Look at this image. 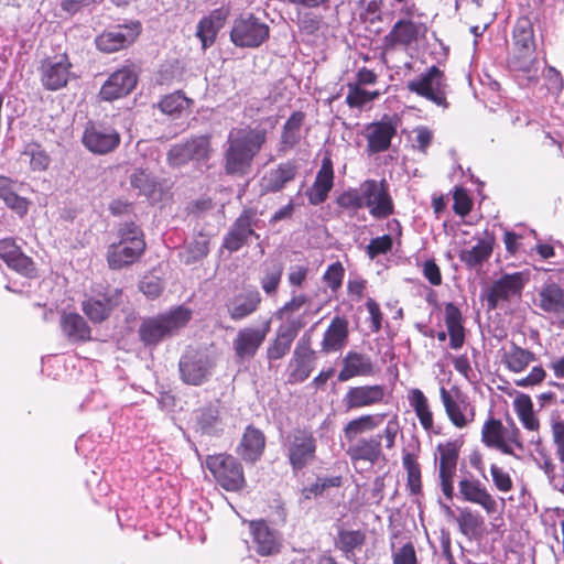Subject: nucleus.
<instances>
[{
    "instance_id": "obj_40",
    "label": "nucleus",
    "mask_w": 564,
    "mask_h": 564,
    "mask_svg": "<svg viewBox=\"0 0 564 564\" xmlns=\"http://www.w3.org/2000/svg\"><path fill=\"white\" fill-rule=\"evenodd\" d=\"M261 302V295L257 290L238 294L228 305V312L232 319H242L254 313Z\"/></svg>"
},
{
    "instance_id": "obj_6",
    "label": "nucleus",
    "mask_w": 564,
    "mask_h": 564,
    "mask_svg": "<svg viewBox=\"0 0 564 564\" xmlns=\"http://www.w3.org/2000/svg\"><path fill=\"white\" fill-rule=\"evenodd\" d=\"M72 69L73 64L66 53L48 56L39 67L41 85L50 91L59 90L76 77Z\"/></svg>"
},
{
    "instance_id": "obj_5",
    "label": "nucleus",
    "mask_w": 564,
    "mask_h": 564,
    "mask_svg": "<svg viewBox=\"0 0 564 564\" xmlns=\"http://www.w3.org/2000/svg\"><path fill=\"white\" fill-rule=\"evenodd\" d=\"M206 467L216 481L228 491H237L245 485L242 466L231 455L219 454L208 456Z\"/></svg>"
},
{
    "instance_id": "obj_59",
    "label": "nucleus",
    "mask_w": 564,
    "mask_h": 564,
    "mask_svg": "<svg viewBox=\"0 0 564 564\" xmlns=\"http://www.w3.org/2000/svg\"><path fill=\"white\" fill-rule=\"evenodd\" d=\"M308 301L310 299L307 295L293 292L290 301L284 303V305L278 310L276 316L281 319H289L290 315L299 312Z\"/></svg>"
},
{
    "instance_id": "obj_51",
    "label": "nucleus",
    "mask_w": 564,
    "mask_h": 564,
    "mask_svg": "<svg viewBox=\"0 0 564 564\" xmlns=\"http://www.w3.org/2000/svg\"><path fill=\"white\" fill-rule=\"evenodd\" d=\"M130 184L139 191L140 195L148 198H154L158 191L155 178L145 170L138 169L130 175Z\"/></svg>"
},
{
    "instance_id": "obj_38",
    "label": "nucleus",
    "mask_w": 564,
    "mask_h": 564,
    "mask_svg": "<svg viewBox=\"0 0 564 564\" xmlns=\"http://www.w3.org/2000/svg\"><path fill=\"white\" fill-rule=\"evenodd\" d=\"M226 19V12L223 9H216L209 15L203 18L197 26L196 35L202 42L203 48L210 46L221 29Z\"/></svg>"
},
{
    "instance_id": "obj_63",
    "label": "nucleus",
    "mask_w": 564,
    "mask_h": 564,
    "mask_svg": "<svg viewBox=\"0 0 564 564\" xmlns=\"http://www.w3.org/2000/svg\"><path fill=\"white\" fill-rule=\"evenodd\" d=\"M400 433V424L397 417H391L383 430L381 435V441L384 442V447L387 449H392L395 445L397 436Z\"/></svg>"
},
{
    "instance_id": "obj_20",
    "label": "nucleus",
    "mask_w": 564,
    "mask_h": 564,
    "mask_svg": "<svg viewBox=\"0 0 564 564\" xmlns=\"http://www.w3.org/2000/svg\"><path fill=\"white\" fill-rule=\"evenodd\" d=\"M386 388L381 384L350 387L343 397L346 411L370 408L383 402Z\"/></svg>"
},
{
    "instance_id": "obj_47",
    "label": "nucleus",
    "mask_w": 564,
    "mask_h": 564,
    "mask_svg": "<svg viewBox=\"0 0 564 564\" xmlns=\"http://www.w3.org/2000/svg\"><path fill=\"white\" fill-rule=\"evenodd\" d=\"M303 121L304 113L301 111L293 112L286 120L281 134L282 150H290L300 142L302 138Z\"/></svg>"
},
{
    "instance_id": "obj_36",
    "label": "nucleus",
    "mask_w": 564,
    "mask_h": 564,
    "mask_svg": "<svg viewBox=\"0 0 564 564\" xmlns=\"http://www.w3.org/2000/svg\"><path fill=\"white\" fill-rule=\"evenodd\" d=\"M61 328L72 343L87 341L91 338L90 327L84 317L77 313L63 314Z\"/></svg>"
},
{
    "instance_id": "obj_8",
    "label": "nucleus",
    "mask_w": 564,
    "mask_h": 564,
    "mask_svg": "<svg viewBox=\"0 0 564 564\" xmlns=\"http://www.w3.org/2000/svg\"><path fill=\"white\" fill-rule=\"evenodd\" d=\"M285 447L294 470H301L315 458L316 438L306 429H295L286 437Z\"/></svg>"
},
{
    "instance_id": "obj_52",
    "label": "nucleus",
    "mask_w": 564,
    "mask_h": 564,
    "mask_svg": "<svg viewBox=\"0 0 564 564\" xmlns=\"http://www.w3.org/2000/svg\"><path fill=\"white\" fill-rule=\"evenodd\" d=\"M191 100L185 97L181 91H175L164 96L159 102L161 111L169 116H178L185 109L189 108Z\"/></svg>"
},
{
    "instance_id": "obj_7",
    "label": "nucleus",
    "mask_w": 564,
    "mask_h": 564,
    "mask_svg": "<svg viewBox=\"0 0 564 564\" xmlns=\"http://www.w3.org/2000/svg\"><path fill=\"white\" fill-rule=\"evenodd\" d=\"M141 33V24L138 21H129L106 29L96 36V47L102 53H115L124 50L134 43Z\"/></svg>"
},
{
    "instance_id": "obj_9",
    "label": "nucleus",
    "mask_w": 564,
    "mask_h": 564,
    "mask_svg": "<svg viewBox=\"0 0 564 564\" xmlns=\"http://www.w3.org/2000/svg\"><path fill=\"white\" fill-rule=\"evenodd\" d=\"M210 152L209 138L206 135H197L171 147L167 152V162L171 166L180 167L191 161H207L210 156Z\"/></svg>"
},
{
    "instance_id": "obj_25",
    "label": "nucleus",
    "mask_w": 564,
    "mask_h": 564,
    "mask_svg": "<svg viewBox=\"0 0 564 564\" xmlns=\"http://www.w3.org/2000/svg\"><path fill=\"white\" fill-rule=\"evenodd\" d=\"M459 496L468 502L479 505L487 513H494L497 502L487 488L471 475L462 477L458 481Z\"/></svg>"
},
{
    "instance_id": "obj_50",
    "label": "nucleus",
    "mask_w": 564,
    "mask_h": 564,
    "mask_svg": "<svg viewBox=\"0 0 564 564\" xmlns=\"http://www.w3.org/2000/svg\"><path fill=\"white\" fill-rule=\"evenodd\" d=\"M22 156L29 159L30 167L32 171L42 172L48 169L51 158L43 147L39 143H28L24 147Z\"/></svg>"
},
{
    "instance_id": "obj_32",
    "label": "nucleus",
    "mask_w": 564,
    "mask_h": 564,
    "mask_svg": "<svg viewBox=\"0 0 564 564\" xmlns=\"http://www.w3.org/2000/svg\"><path fill=\"white\" fill-rule=\"evenodd\" d=\"M448 85L442 70L435 65L425 74V99L431 100L443 109L448 108L446 99Z\"/></svg>"
},
{
    "instance_id": "obj_4",
    "label": "nucleus",
    "mask_w": 564,
    "mask_h": 564,
    "mask_svg": "<svg viewBox=\"0 0 564 564\" xmlns=\"http://www.w3.org/2000/svg\"><path fill=\"white\" fill-rule=\"evenodd\" d=\"M513 55L511 63L514 68L531 73L536 63L535 41L532 22L528 18H520L513 28Z\"/></svg>"
},
{
    "instance_id": "obj_31",
    "label": "nucleus",
    "mask_w": 564,
    "mask_h": 564,
    "mask_svg": "<svg viewBox=\"0 0 564 564\" xmlns=\"http://www.w3.org/2000/svg\"><path fill=\"white\" fill-rule=\"evenodd\" d=\"M265 446V437L263 433L253 427L248 426L237 447V454L247 463H256L262 455Z\"/></svg>"
},
{
    "instance_id": "obj_60",
    "label": "nucleus",
    "mask_w": 564,
    "mask_h": 564,
    "mask_svg": "<svg viewBox=\"0 0 564 564\" xmlns=\"http://www.w3.org/2000/svg\"><path fill=\"white\" fill-rule=\"evenodd\" d=\"M552 440L556 448V456L564 464V422L555 420L551 425Z\"/></svg>"
},
{
    "instance_id": "obj_33",
    "label": "nucleus",
    "mask_w": 564,
    "mask_h": 564,
    "mask_svg": "<svg viewBox=\"0 0 564 564\" xmlns=\"http://www.w3.org/2000/svg\"><path fill=\"white\" fill-rule=\"evenodd\" d=\"M440 392L446 413L455 426L464 427L473 421L474 409L467 402L453 399L445 388H441Z\"/></svg>"
},
{
    "instance_id": "obj_43",
    "label": "nucleus",
    "mask_w": 564,
    "mask_h": 564,
    "mask_svg": "<svg viewBox=\"0 0 564 564\" xmlns=\"http://www.w3.org/2000/svg\"><path fill=\"white\" fill-rule=\"evenodd\" d=\"M445 324L449 336V344L453 349H459L465 340L462 313L453 303L445 306Z\"/></svg>"
},
{
    "instance_id": "obj_49",
    "label": "nucleus",
    "mask_w": 564,
    "mask_h": 564,
    "mask_svg": "<svg viewBox=\"0 0 564 564\" xmlns=\"http://www.w3.org/2000/svg\"><path fill=\"white\" fill-rule=\"evenodd\" d=\"M420 446H416V452H411L408 448L403 449V466L408 473V486L412 494L421 491V467L419 464Z\"/></svg>"
},
{
    "instance_id": "obj_19",
    "label": "nucleus",
    "mask_w": 564,
    "mask_h": 564,
    "mask_svg": "<svg viewBox=\"0 0 564 564\" xmlns=\"http://www.w3.org/2000/svg\"><path fill=\"white\" fill-rule=\"evenodd\" d=\"M138 83L137 73L128 66L113 72L100 88L99 97L112 101L130 94Z\"/></svg>"
},
{
    "instance_id": "obj_42",
    "label": "nucleus",
    "mask_w": 564,
    "mask_h": 564,
    "mask_svg": "<svg viewBox=\"0 0 564 564\" xmlns=\"http://www.w3.org/2000/svg\"><path fill=\"white\" fill-rule=\"evenodd\" d=\"M366 542V534L360 530L340 529L334 540L335 547L338 549L346 560H355V551L360 550Z\"/></svg>"
},
{
    "instance_id": "obj_26",
    "label": "nucleus",
    "mask_w": 564,
    "mask_h": 564,
    "mask_svg": "<svg viewBox=\"0 0 564 564\" xmlns=\"http://www.w3.org/2000/svg\"><path fill=\"white\" fill-rule=\"evenodd\" d=\"M376 372L377 369L370 356L350 350L343 358L338 381L345 382L355 377H372Z\"/></svg>"
},
{
    "instance_id": "obj_54",
    "label": "nucleus",
    "mask_w": 564,
    "mask_h": 564,
    "mask_svg": "<svg viewBox=\"0 0 564 564\" xmlns=\"http://www.w3.org/2000/svg\"><path fill=\"white\" fill-rule=\"evenodd\" d=\"M209 252V237L205 234L199 232L188 243L186 250L185 263L191 264L203 258Z\"/></svg>"
},
{
    "instance_id": "obj_55",
    "label": "nucleus",
    "mask_w": 564,
    "mask_h": 564,
    "mask_svg": "<svg viewBox=\"0 0 564 564\" xmlns=\"http://www.w3.org/2000/svg\"><path fill=\"white\" fill-rule=\"evenodd\" d=\"M518 416L523 426L530 431H538L540 423L533 413L532 402L529 397H522L516 401Z\"/></svg>"
},
{
    "instance_id": "obj_12",
    "label": "nucleus",
    "mask_w": 564,
    "mask_h": 564,
    "mask_svg": "<svg viewBox=\"0 0 564 564\" xmlns=\"http://www.w3.org/2000/svg\"><path fill=\"white\" fill-rule=\"evenodd\" d=\"M178 368L181 378L185 383L200 386L212 375L214 361L205 352L189 350L181 357Z\"/></svg>"
},
{
    "instance_id": "obj_22",
    "label": "nucleus",
    "mask_w": 564,
    "mask_h": 564,
    "mask_svg": "<svg viewBox=\"0 0 564 564\" xmlns=\"http://www.w3.org/2000/svg\"><path fill=\"white\" fill-rule=\"evenodd\" d=\"M527 276L522 272L503 274L494 282L489 289L486 300L490 310H495L500 301H508L513 296H519L527 282Z\"/></svg>"
},
{
    "instance_id": "obj_23",
    "label": "nucleus",
    "mask_w": 564,
    "mask_h": 564,
    "mask_svg": "<svg viewBox=\"0 0 564 564\" xmlns=\"http://www.w3.org/2000/svg\"><path fill=\"white\" fill-rule=\"evenodd\" d=\"M435 463H438L441 486L444 495L451 499L453 497L452 477L455 473L458 447L454 442L438 443L436 446Z\"/></svg>"
},
{
    "instance_id": "obj_53",
    "label": "nucleus",
    "mask_w": 564,
    "mask_h": 564,
    "mask_svg": "<svg viewBox=\"0 0 564 564\" xmlns=\"http://www.w3.org/2000/svg\"><path fill=\"white\" fill-rule=\"evenodd\" d=\"M283 268L279 262H265L260 284L262 290L271 295L276 292L281 281Z\"/></svg>"
},
{
    "instance_id": "obj_62",
    "label": "nucleus",
    "mask_w": 564,
    "mask_h": 564,
    "mask_svg": "<svg viewBox=\"0 0 564 564\" xmlns=\"http://www.w3.org/2000/svg\"><path fill=\"white\" fill-rule=\"evenodd\" d=\"M490 473L492 476V481L498 490L508 492L512 489L511 477L502 468L494 464L490 467Z\"/></svg>"
},
{
    "instance_id": "obj_21",
    "label": "nucleus",
    "mask_w": 564,
    "mask_h": 564,
    "mask_svg": "<svg viewBox=\"0 0 564 564\" xmlns=\"http://www.w3.org/2000/svg\"><path fill=\"white\" fill-rule=\"evenodd\" d=\"M249 531L256 552L261 556H270L280 552L282 538L278 530L264 520L249 522Z\"/></svg>"
},
{
    "instance_id": "obj_45",
    "label": "nucleus",
    "mask_w": 564,
    "mask_h": 564,
    "mask_svg": "<svg viewBox=\"0 0 564 564\" xmlns=\"http://www.w3.org/2000/svg\"><path fill=\"white\" fill-rule=\"evenodd\" d=\"M383 419V415L365 414L349 421L344 426V436L348 442L358 440V436L368 433L378 427Z\"/></svg>"
},
{
    "instance_id": "obj_14",
    "label": "nucleus",
    "mask_w": 564,
    "mask_h": 564,
    "mask_svg": "<svg viewBox=\"0 0 564 564\" xmlns=\"http://www.w3.org/2000/svg\"><path fill=\"white\" fill-rule=\"evenodd\" d=\"M397 130L398 119L390 116H383L380 121L367 124L364 130V137L367 140L368 153L375 154L387 151Z\"/></svg>"
},
{
    "instance_id": "obj_57",
    "label": "nucleus",
    "mask_w": 564,
    "mask_h": 564,
    "mask_svg": "<svg viewBox=\"0 0 564 564\" xmlns=\"http://www.w3.org/2000/svg\"><path fill=\"white\" fill-rule=\"evenodd\" d=\"M345 275V269L343 264L337 261L328 265L323 274V282L330 289L333 293H336L343 284Z\"/></svg>"
},
{
    "instance_id": "obj_17",
    "label": "nucleus",
    "mask_w": 564,
    "mask_h": 564,
    "mask_svg": "<svg viewBox=\"0 0 564 564\" xmlns=\"http://www.w3.org/2000/svg\"><path fill=\"white\" fill-rule=\"evenodd\" d=\"M319 308L314 312L306 310L301 316L288 321L282 325L276 334L274 341L268 347L267 356L270 360H278L285 356L299 332L306 325L305 317L310 314H317Z\"/></svg>"
},
{
    "instance_id": "obj_1",
    "label": "nucleus",
    "mask_w": 564,
    "mask_h": 564,
    "mask_svg": "<svg viewBox=\"0 0 564 564\" xmlns=\"http://www.w3.org/2000/svg\"><path fill=\"white\" fill-rule=\"evenodd\" d=\"M267 129L261 127L232 129L225 152L226 173L239 176L248 174L254 156L267 141Z\"/></svg>"
},
{
    "instance_id": "obj_58",
    "label": "nucleus",
    "mask_w": 564,
    "mask_h": 564,
    "mask_svg": "<svg viewBox=\"0 0 564 564\" xmlns=\"http://www.w3.org/2000/svg\"><path fill=\"white\" fill-rule=\"evenodd\" d=\"M393 246V239L390 235L372 238L366 248L368 257L373 260L380 254L388 253Z\"/></svg>"
},
{
    "instance_id": "obj_11",
    "label": "nucleus",
    "mask_w": 564,
    "mask_h": 564,
    "mask_svg": "<svg viewBox=\"0 0 564 564\" xmlns=\"http://www.w3.org/2000/svg\"><path fill=\"white\" fill-rule=\"evenodd\" d=\"M269 36V26L253 15L240 17L234 23L230 39L240 47H258Z\"/></svg>"
},
{
    "instance_id": "obj_2",
    "label": "nucleus",
    "mask_w": 564,
    "mask_h": 564,
    "mask_svg": "<svg viewBox=\"0 0 564 564\" xmlns=\"http://www.w3.org/2000/svg\"><path fill=\"white\" fill-rule=\"evenodd\" d=\"M191 310L177 306L167 313L142 321L139 336L145 346H155L167 337L175 335L191 319Z\"/></svg>"
},
{
    "instance_id": "obj_24",
    "label": "nucleus",
    "mask_w": 564,
    "mask_h": 564,
    "mask_svg": "<svg viewBox=\"0 0 564 564\" xmlns=\"http://www.w3.org/2000/svg\"><path fill=\"white\" fill-rule=\"evenodd\" d=\"M121 302L119 289L107 290L104 294L91 296L82 304L83 312L93 323H101L107 319L115 307Z\"/></svg>"
},
{
    "instance_id": "obj_35",
    "label": "nucleus",
    "mask_w": 564,
    "mask_h": 564,
    "mask_svg": "<svg viewBox=\"0 0 564 564\" xmlns=\"http://www.w3.org/2000/svg\"><path fill=\"white\" fill-rule=\"evenodd\" d=\"M494 237L486 236L478 239L476 246L470 249H463L458 253L459 260L469 269H480L491 257L494 250Z\"/></svg>"
},
{
    "instance_id": "obj_46",
    "label": "nucleus",
    "mask_w": 564,
    "mask_h": 564,
    "mask_svg": "<svg viewBox=\"0 0 564 564\" xmlns=\"http://www.w3.org/2000/svg\"><path fill=\"white\" fill-rule=\"evenodd\" d=\"M419 35V28L408 20L398 21L389 34L386 35L384 42L387 45H410L416 41Z\"/></svg>"
},
{
    "instance_id": "obj_13",
    "label": "nucleus",
    "mask_w": 564,
    "mask_h": 564,
    "mask_svg": "<svg viewBox=\"0 0 564 564\" xmlns=\"http://www.w3.org/2000/svg\"><path fill=\"white\" fill-rule=\"evenodd\" d=\"M119 132L100 123H91L86 127L82 141L83 144L95 154H107L116 150L120 144Z\"/></svg>"
},
{
    "instance_id": "obj_18",
    "label": "nucleus",
    "mask_w": 564,
    "mask_h": 564,
    "mask_svg": "<svg viewBox=\"0 0 564 564\" xmlns=\"http://www.w3.org/2000/svg\"><path fill=\"white\" fill-rule=\"evenodd\" d=\"M347 455L356 469L364 466L372 467L381 457V435L359 437L349 442Z\"/></svg>"
},
{
    "instance_id": "obj_41",
    "label": "nucleus",
    "mask_w": 564,
    "mask_h": 564,
    "mask_svg": "<svg viewBox=\"0 0 564 564\" xmlns=\"http://www.w3.org/2000/svg\"><path fill=\"white\" fill-rule=\"evenodd\" d=\"M18 183L6 176H0V198L20 217L29 210V200L18 194Z\"/></svg>"
},
{
    "instance_id": "obj_61",
    "label": "nucleus",
    "mask_w": 564,
    "mask_h": 564,
    "mask_svg": "<svg viewBox=\"0 0 564 564\" xmlns=\"http://www.w3.org/2000/svg\"><path fill=\"white\" fill-rule=\"evenodd\" d=\"M338 204L345 208H361L366 207L365 197L361 187L358 191H348L343 193L338 198Z\"/></svg>"
},
{
    "instance_id": "obj_44",
    "label": "nucleus",
    "mask_w": 564,
    "mask_h": 564,
    "mask_svg": "<svg viewBox=\"0 0 564 564\" xmlns=\"http://www.w3.org/2000/svg\"><path fill=\"white\" fill-rule=\"evenodd\" d=\"M534 360L535 355L532 351L521 348L516 344H511L510 348L503 350L501 356V361L507 369L517 373L523 371Z\"/></svg>"
},
{
    "instance_id": "obj_64",
    "label": "nucleus",
    "mask_w": 564,
    "mask_h": 564,
    "mask_svg": "<svg viewBox=\"0 0 564 564\" xmlns=\"http://www.w3.org/2000/svg\"><path fill=\"white\" fill-rule=\"evenodd\" d=\"M9 268L15 270L23 275H31L34 272L33 261L20 251L12 261L7 263Z\"/></svg>"
},
{
    "instance_id": "obj_34",
    "label": "nucleus",
    "mask_w": 564,
    "mask_h": 564,
    "mask_svg": "<svg viewBox=\"0 0 564 564\" xmlns=\"http://www.w3.org/2000/svg\"><path fill=\"white\" fill-rule=\"evenodd\" d=\"M506 427L499 420L489 419L485 422L481 430V441L488 446L501 451L503 454L519 456L505 440Z\"/></svg>"
},
{
    "instance_id": "obj_48",
    "label": "nucleus",
    "mask_w": 564,
    "mask_h": 564,
    "mask_svg": "<svg viewBox=\"0 0 564 564\" xmlns=\"http://www.w3.org/2000/svg\"><path fill=\"white\" fill-rule=\"evenodd\" d=\"M456 521L460 532L468 538L479 535L485 524L484 518L477 511H473L469 508L459 509Z\"/></svg>"
},
{
    "instance_id": "obj_30",
    "label": "nucleus",
    "mask_w": 564,
    "mask_h": 564,
    "mask_svg": "<svg viewBox=\"0 0 564 564\" xmlns=\"http://www.w3.org/2000/svg\"><path fill=\"white\" fill-rule=\"evenodd\" d=\"M334 184L333 164L329 159H324L322 166L316 174L313 186L306 192L310 204L319 205L324 203Z\"/></svg>"
},
{
    "instance_id": "obj_15",
    "label": "nucleus",
    "mask_w": 564,
    "mask_h": 564,
    "mask_svg": "<svg viewBox=\"0 0 564 564\" xmlns=\"http://www.w3.org/2000/svg\"><path fill=\"white\" fill-rule=\"evenodd\" d=\"M365 205L377 218H386L393 213V203L386 181L368 180L361 184Z\"/></svg>"
},
{
    "instance_id": "obj_29",
    "label": "nucleus",
    "mask_w": 564,
    "mask_h": 564,
    "mask_svg": "<svg viewBox=\"0 0 564 564\" xmlns=\"http://www.w3.org/2000/svg\"><path fill=\"white\" fill-rule=\"evenodd\" d=\"M296 174L297 166L295 163L291 161L280 163L275 169L268 171L262 177V191L265 193L280 192L288 183L295 178Z\"/></svg>"
},
{
    "instance_id": "obj_39",
    "label": "nucleus",
    "mask_w": 564,
    "mask_h": 564,
    "mask_svg": "<svg viewBox=\"0 0 564 564\" xmlns=\"http://www.w3.org/2000/svg\"><path fill=\"white\" fill-rule=\"evenodd\" d=\"M535 305L546 313H563L564 290L555 283L544 285L538 293Z\"/></svg>"
},
{
    "instance_id": "obj_10",
    "label": "nucleus",
    "mask_w": 564,
    "mask_h": 564,
    "mask_svg": "<svg viewBox=\"0 0 564 564\" xmlns=\"http://www.w3.org/2000/svg\"><path fill=\"white\" fill-rule=\"evenodd\" d=\"M260 223L254 209H245L225 236L223 247L230 252H236L247 245L251 237L259 239L260 236L256 229L260 228Z\"/></svg>"
},
{
    "instance_id": "obj_16",
    "label": "nucleus",
    "mask_w": 564,
    "mask_h": 564,
    "mask_svg": "<svg viewBox=\"0 0 564 564\" xmlns=\"http://www.w3.org/2000/svg\"><path fill=\"white\" fill-rule=\"evenodd\" d=\"M270 321H264L259 327H243L239 329L232 341L236 356L241 359H251L264 343L270 332Z\"/></svg>"
},
{
    "instance_id": "obj_3",
    "label": "nucleus",
    "mask_w": 564,
    "mask_h": 564,
    "mask_svg": "<svg viewBox=\"0 0 564 564\" xmlns=\"http://www.w3.org/2000/svg\"><path fill=\"white\" fill-rule=\"evenodd\" d=\"M118 242L109 246L107 261L111 269L119 270L134 263L145 249L142 230L134 223H126L118 230Z\"/></svg>"
},
{
    "instance_id": "obj_56",
    "label": "nucleus",
    "mask_w": 564,
    "mask_h": 564,
    "mask_svg": "<svg viewBox=\"0 0 564 564\" xmlns=\"http://www.w3.org/2000/svg\"><path fill=\"white\" fill-rule=\"evenodd\" d=\"M379 91H368L358 86H350L346 102L351 108H362L366 104L378 98Z\"/></svg>"
},
{
    "instance_id": "obj_37",
    "label": "nucleus",
    "mask_w": 564,
    "mask_h": 564,
    "mask_svg": "<svg viewBox=\"0 0 564 564\" xmlns=\"http://www.w3.org/2000/svg\"><path fill=\"white\" fill-rule=\"evenodd\" d=\"M195 427L202 434L213 435L218 433L223 427L219 415V406L217 404H208L197 409L193 414Z\"/></svg>"
},
{
    "instance_id": "obj_28",
    "label": "nucleus",
    "mask_w": 564,
    "mask_h": 564,
    "mask_svg": "<svg viewBox=\"0 0 564 564\" xmlns=\"http://www.w3.org/2000/svg\"><path fill=\"white\" fill-rule=\"evenodd\" d=\"M315 367V352L307 345L297 344L290 362V381L294 383L306 380Z\"/></svg>"
},
{
    "instance_id": "obj_27",
    "label": "nucleus",
    "mask_w": 564,
    "mask_h": 564,
    "mask_svg": "<svg viewBox=\"0 0 564 564\" xmlns=\"http://www.w3.org/2000/svg\"><path fill=\"white\" fill-rule=\"evenodd\" d=\"M349 328L348 321L340 316H335L323 335L321 349L325 354L341 350L348 340Z\"/></svg>"
}]
</instances>
